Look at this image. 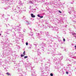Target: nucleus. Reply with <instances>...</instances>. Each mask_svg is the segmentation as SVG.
Wrapping results in <instances>:
<instances>
[{"instance_id":"nucleus-61","label":"nucleus","mask_w":76,"mask_h":76,"mask_svg":"<svg viewBox=\"0 0 76 76\" xmlns=\"http://www.w3.org/2000/svg\"><path fill=\"white\" fill-rule=\"evenodd\" d=\"M66 60H67H67H69V61H70V60H69V59H66Z\"/></svg>"},{"instance_id":"nucleus-18","label":"nucleus","mask_w":76,"mask_h":76,"mask_svg":"<svg viewBox=\"0 0 76 76\" xmlns=\"http://www.w3.org/2000/svg\"><path fill=\"white\" fill-rule=\"evenodd\" d=\"M42 45L43 46H44L45 47H46L47 45H46V44L45 43H42Z\"/></svg>"},{"instance_id":"nucleus-36","label":"nucleus","mask_w":76,"mask_h":76,"mask_svg":"<svg viewBox=\"0 0 76 76\" xmlns=\"http://www.w3.org/2000/svg\"><path fill=\"white\" fill-rule=\"evenodd\" d=\"M23 54L24 56H25V51H24V52L23 53Z\"/></svg>"},{"instance_id":"nucleus-45","label":"nucleus","mask_w":76,"mask_h":76,"mask_svg":"<svg viewBox=\"0 0 76 76\" xmlns=\"http://www.w3.org/2000/svg\"><path fill=\"white\" fill-rule=\"evenodd\" d=\"M74 1H73L72 2H71L70 3H71V4H73V3H74Z\"/></svg>"},{"instance_id":"nucleus-21","label":"nucleus","mask_w":76,"mask_h":76,"mask_svg":"<svg viewBox=\"0 0 76 76\" xmlns=\"http://www.w3.org/2000/svg\"><path fill=\"white\" fill-rule=\"evenodd\" d=\"M31 16L32 18H35V15H34V14H31Z\"/></svg>"},{"instance_id":"nucleus-53","label":"nucleus","mask_w":76,"mask_h":76,"mask_svg":"<svg viewBox=\"0 0 76 76\" xmlns=\"http://www.w3.org/2000/svg\"><path fill=\"white\" fill-rule=\"evenodd\" d=\"M0 65H1V62H0Z\"/></svg>"},{"instance_id":"nucleus-27","label":"nucleus","mask_w":76,"mask_h":76,"mask_svg":"<svg viewBox=\"0 0 76 76\" xmlns=\"http://www.w3.org/2000/svg\"><path fill=\"white\" fill-rule=\"evenodd\" d=\"M6 74L8 75V76H10V74L8 72H7V73H6Z\"/></svg>"},{"instance_id":"nucleus-29","label":"nucleus","mask_w":76,"mask_h":76,"mask_svg":"<svg viewBox=\"0 0 76 76\" xmlns=\"http://www.w3.org/2000/svg\"><path fill=\"white\" fill-rule=\"evenodd\" d=\"M31 11H32V12H35V10L34 9H32L31 10Z\"/></svg>"},{"instance_id":"nucleus-31","label":"nucleus","mask_w":76,"mask_h":76,"mask_svg":"<svg viewBox=\"0 0 76 76\" xmlns=\"http://www.w3.org/2000/svg\"><path fill=\"white\" fill-rule=\"evenodd\" d=\"M72 12H73V13H74V14H76V12L75 11V10H73L72 11Z\"/></svg>"},{"instance_id":"nucleus-47","label":"nucleus","mask_w":76,"mask_h":76,"mask_svg":"<svg viewBox=\"0 0 76 76\" xmlns=\"http://www.w3.org/2000/svg\"><path fill=\"white\" fill-rule=\"evenodd\" d=\"M29 29L31 31H32V29L31 28H30Z\"/></svg>"},{"instance_id":"nucleus-2","label":"nucleus","mask_w":76,"mask_h":76,"mask_svg":"<svg viewBox=\"0 0 76 76\" xmlns=\"http://www.w3.org/2000/svg\"><path fill=\"white\" fill-rule=\"evenodd\" d=\"M40 32L41 33L40 35V34H39L37 33V36H38V37H39V39H42V34H43V32H42L41 31Z\"/></svg>"},{"instance_id":"nucleus-62","label":"nucleus","mask_w":76,"mask_h":76,"mask_svg":"<svg viewBox=\"0 0 76 76\" xmlns=\"http://www.w3.org/2000/svg\"><path fill=\"white\" fill-rule=\"evenodd\" d=\"M46 34H48V32H47L46 33Z\"/></svg>"},{"instance_id":"nucleus-4","label":"nucleus","mask_w":76,"mask_h":76,"mask_svg":"<svg viewBox=\"0 0 76 76\" xmlns=\"http://www.w3.org/2000/svg\"><path fill=\"white\" fill-rule=\"evenodd\" d=\"M58 72H59L62 73V74H64V72L63 71L62 69L61 68H59L58 69Z\"/></svg>"},{"instance_id":"nucleus-12","label":"nucleus","mask_w":76,"mask_h":76,"mask_svg":"<svg viewBox=\"0 0 76 76\" xmlns=\"http://www.w3.org/2000/svg\"><path fill=\"white\" fill-rule=\"evenodd\" d=\"M15 12H17V13H19V14H20L22 12V11L21 10H20L19 12L15 11Z\"/></svg>"},{"instance_id":"nucleus-44","label":"nucleus","mask_w":76,"mask_h":76,"mask_svg":"<svg viewBox=\"0 0 76 76\" xmlns=\"http://www.w3.org/2000/svg\"><path fill=\"white\" fill-rule=\"evenodd\" d=\"M11 18L12 19V20H14V18H13V17H11Z\"/></svg>"},{"instance_id":"nucleus-54","label":"nucleus","mask_w":76,"mask_h":76,"mask_svg":"<svg viewBox=\"0 0 76 76\" xmlns=\"http://www.w3.org/2000/svg\"><path fill=\"white\" fill-rule=\"evenodd\" d=\"M73 22L74 23H76V21H74Z\"/></svg>"},{"instance_id":"nucleus-63","label":"nucleus","mask_w":76,"mask_h":76,"mask_svg":"<svg viewBox=\"0 0 76 76\" xmlns=\"http://www.w3.org/2000/svg\"><path fill=\"white\" fill-rule=\"evenodd\" d=\"M75 47L76 48V45H75Z\"/></svg>"},{"instance_id":"nucleus-37","label":"nucleus","mask_w":76,"mask_h":76,"mask_svg":"<svg viewBox=\"0 0 76 76\" xmlns=\"http://www.w3.org/2000/svg\"><path fill=\"white\" fill-rule=\"evenodd\" d=\"M62 38H63L64 41V42L66 41V40L65 39H64V38H63V37H62Z\"/></svg>"},{"instance_id":"nucleus-48","label":"nucleus","mask_w":76,"mask_h":76,"mask_svg":"<svg viewBox=\"0 0 76 76\" xmlns=\"http://www.w3.org/2000/svg\"><path fill=\"white\" fill-rule=\"evenodd\" d=\"M66 74H68V73H69V72H66Z\"/></svg>"},{"instance_id":"nucleus-22","label":"nucleus","mask_w":76,"mask_h":76,"mask_svg":"<svg viewBox=\"0 0 76 76\" xmlns=\"http://www.w3.org/2000/svg\"><path fill=\"white\" fill-rule=\"evenodd\" d=\"M37 16L40 18H43V16H40V15L39 14L37 15Z\"/></svg>"},{"instance_id":"nucleus-59","label":"nucleus","mask_w":76,"mask_h":76,"mask_svg":"<svg viewBox=\"0 0 76 76\" xmlns=\"http://www.w3.org/2000/svg\"><path fill=\"white\" fill-rule=\"evenodd\" d=\"M30 24V23H27V25H29Z\"/></svg>"},{"instance_id":"nucleus-32","label":"nucleus","mask_w":76,"mask_h":76,"mask_svg":"<svg viewBox=\"0 0 76 76\" xmlns=\"http://www.w3.org/2000/svg\"><path fill=\"white\" fill-rule=\"evenodd\" d=\"M46 36H47V37L48 38H49V37H50V36L48 34H46Z\"/></svg>"},{"instance_id":"nucleus-60","label":"nucleus","mask_w":76,"mask_h":76,"mask_svg":"<svg viewBox=\"0 0 76 76\" xmlns=\"http://www.w3.org/2000/svg\"><path fill=\"white\" fill-rule=\"evenodd\" d=\"M18 9H20V7H18Z\"/></svg>"},{"instance_id":"nucleus-56","label":"nucleus","mask_w":76,"mask_h":76,"mask_svg":"<svg viewBox=\"0 0 76 76\" xmlns=\"http://www.w3.org/2000/svg\"><path fill=\"white\" fill-rule=\"evenodd\" d=\"M50 41H51V42L50 43H49L50 44H51V40Z\"/></svg>"},{"instance_id":"nucleus-10","label":"nucleus","mask_w":76,"mask_h":76,"mask_svg":"<svg viewBox=\"0 0 76 76\" xmlns=\"http://www.w3.org/2000/svg\"><path fill=\"white\" fill-rule=\"evenodd\" d=\"M55 64H57V65H58V66H59L61 64V62L59 61V62L58 61L56 62H55Z\"/></svg>"},{"instance_id":"nucleus-3","label":"nucleus","mask_w":76,"mask_h":76,"mask_svg":"<svg viewBox=\"0 0 76 76\" xmlns=\"http://www.w3.org/2000/svg\"><path fill=\"white\" fill-rule=\"evenodd\" d=\"M7 53L6 52V51H4V53H3V58H4V57H6V56H7Z\"/></svg>"},{"instance_id":"nucleus-24","label":"nucleus","mask_w":76,"mask_h":76,"mask_svg":"<svg viewBox=\"0 0 76 76\" xmlns=\"http://www.w3.org/2000/svg\"><path fill=\"white\" fill-rule=\"evenodd\" d=\"M41 48L43 51H44V49H45V48H44V47H41Z\"/></svg>"},{"instance_id":"nucleus-1","label":"nucleus","mask_w":76,"mask_h":76,"mask_svg":"<svg viewBox=\"0 0 76 76\" xmlns=\"http://www.w3.org/2000/svg\"><path fill=\"white\" fill-rule=\"evenodd\" d=\"M8 42V41H7L5 42L6 43H7L4 46L2 47L3 49H4V48L5 49L7 50V51H8L9 52L10 51V49L9 48V44L7 43V42Z\"/></svg>"},{"instance_id":"nucleus-5","label":"nucleus","mask_w":76,"mask_h":76,"mask_svg":"<svg viewBox=\"0 0 76 76\" xmlns=\"http://www.w3.org/2000/svg\"><path fill=\"white\" fill-rule=\"evenodd\" d=\"M20 28H19V27L18 26H17L16 28H14V29H15L16 31H20Z\"/></svg>"},{"instance_id":"nucleus-35","label":"nucleus","mask_w":76,"mask_h":76,"mask_svg":"<svg viewBox=\"0 0 76 76\" xmlns=\"http://www.w3.org/2000/svg\"><path fill=\"white\" fill-rule=\"evenodd\" d=\"M44 40H45V41H50L49 40H47L46 39H44Z\"/></svg>"},{"instance_id":"nucleus-42","label":"nucleus","mask_w":76,"mask_h":76,"mask_svg":"<svg viewBox=\"0 0 76 76\" xmlns=\"http://www.w3.org/2000/svg\"><path fill=\"white\" fill-rule=\"evenodd\" d=\"M5 19V20H6V21H7V20L8 19V18H6V19Z\"/></svg>"},{"instance_id":"nucleus-7","label":"nucleus","mask_w":76,"mask_h":76,"mask_svg":"<svg viewBox=\"0 0 76 76\" xmlns=\"http://www.w3.org/2000/svg\"><path fill=\"white\" fill-rule=\"evenodd\" d=\"M31 63H28V65H26V67H30L31 68L32 67V65Z\"/></svg>"},{"instance_id":"nucleus-33","label":"nucleus","mask_w":76,"mask_h":76,"mask_svg":"<svg viewBox=\"0 0 76 76\" xmlns=\"http://www.w3.org/2000/svg\"><path fill=\"white\" fill-rule=\"evenodd\" d=\"M68 12L69 13V14H71V13H72V11H68Z\"/></svg>"},{"instance_id":"nucleus-30","label":"nucleus","mask_w":76,"mask_h":76,"mask_svg":"<svg viewBox=\"0 0 76 76\" xmlns=\"http://www.w3.org/2000/svg\"><path fill=\"white\" fill-rule=\"evenodd\" d=\"M72 58H74V59H76V56H74Z\"/></svg>"},{"instance_id":"nucleus-46","label":"nucleus","mask_w":76,"mask_h":76,"mask_svg":"<svg viewBox=\"0 0 76 76\" xmlns=\"http://www.w3.org/2000/svg\"><path fill=\"white\" fill-rule=\"evenodd\" d=\"M19 4H20V5H22V3H19Z\"/></svg>"},{"instance_id":"nucleus-41","label":"nucleus","mask_w":76,"mask_h":76,"mask_svg":"<svg viewBox=\"0 0 76 76\" xmlns=\"http://www.w3.org/2000/svg\"><path fill=\"white\" fill-rule=\"evenodd\" d=\"M18 72H20V71H21V70H19V69H18Z\"/></svg>"},{"instance_id":"nucleus-16","label":"nucleus","mask_w":76,"mask_h":76,"mask_svg":"<svg viewBox=\"0 0 76 76\" xmlns=\"http://www.w3.org/2000/svg\"><path fill=\"white\" fill-rule=\"evenodd\" d=\"M63 56H62L60 57V58H58V61H61V60H62V59H63Z\"/></svg>"},{"instance_id":"nucleus-51","label":"nucleus","mask_w":76,"mask_h":76,"mask_svg":"<svg viewBox=\"0 0 76 76\" xmlns=\"http://www.w3.org/2000/svg\"><path fill=\"white\" fill-rule=\"evenodd\" d=\"M50 38H51V39H52V38H53V37H50Z\"/></svg>"},{"instance_id":"nucleus-23","label":"nucleus","mask_w":76,"mask_h":76,"mask_svg":"<svg viewBox=\"0 0 76 76\" xmlns=\"http://www.w3.org/2000/svg\"><path fill=\"white\" fill-rule=\"evenodd\" d=\"M12 35L13 36H15L16 35V33L15 32H13Z\"/></svg>"},{"instance_id":"nucleus-15","label":"nucleus","mask_w":76,"mask_h":76,"mask_svg":"<svg viewBox=\"0 0 76 76\" xmlns=\"http://www.w3.org/2000/svg\"><path fill=\"white\" fill-rule=\"evenodd\" d=\"M9 59H6L4 60V62L5 63H7L8 62H9Z\"/></svg>"},{"instance_id":"nucleus-58","label":"nucleus","mask_w":76,"mask_h":76,"mask_svg":"<svg viewBox=\"0 0 76 76\" xmlns=\"http://www.w3.org/2000/svg\"><path fill=\"white\" fill-rule=\"evenodd\" d=\"M29 9H31V6H30Z\"/></svg>"},{"instance_id":"nucleus-64","label":"nucleus","mask_w":76,"mask_h":76,"mask_svg":"<svg viewBox=\"0 0 76 76\" xmlns=\"http://www.w3.org/2000/svg\"><path fill=\"white\" fill-rule=\"evenodd\" d=\"M20 35H22V36H23V35H22V34H20Z\"/></svg>"},{"instance_id":"nucleus-38","label":"nucleus","mask_w":76,"mask_h":76,"mask_svg":"<svg viewBox=\"0 0 76 76\" xmlns=\"http://www.w3.org/2000/svg\"><path fill=\"white\" fill-rule=\"evenodd\" d=\"M50 75L51 76H53V74L52 73H51L50 74Z\"/></svg>"},{"instance_id":"nucleus-25","label":"nucleus","mask_w":76,"mask_h":76,"mask_svg":"<svg viewBox=\"0 0 76 76\" xmlns=\"http://www.w3.org/2000/svg\"><path fill=\"white\" fill-rule=\"evenodd\" d=\"M33 33L32 32H31L30 33V34H29V35H33Z\"/></svg>"},{"instance_id":"nucleus-43","label":"nucleus","mask_w":76,"mask_h":76,"mask_svg":"<svg viewBox=\"0 0 76 76\" xmlns=\"http://www.w3.org/2000/svg\"><path fill=\"white\" fill-rule=\"evenodd\" d=\"M25 31H26V30H25V29H24L23 30V32H25Z\"/></svg>"},{"instance_id":"nucleus-49","label":"nucleus","mask_w":76,"mask_h":76,"mask_svg":"<svg viewBox=\"0 0 76 76\" xmlns=\"http://www.w3.org/2000/svg\"><path fill=\"white\" fill-rule=\"evenodd\" d=\"M58 12H59V13H61V11H59Z\"/></svg>"},{"instance_id":"nucleus-28","label":"nucleus","mask_w":76,"mask_h":76,"mask_svg":"<svg viewBox=\"0 0 76 76\" xmlns=\"http://www.w3.org/2000/svg\"><path fill=\"white\" fill-rule=\"evenodd\" d=\"M29 3L31 4H34V3L32 2V1H29Z\"/></svg>"},{"instance_id":"nucleus-55","label":"nucleus","mask_w":76,"mask_h":76,"mask_svg":"<svg viewBox=\"0 0 76 76\" xmlns=\"http://www.w3.org/2000/svg\"><path fill=\"white\" fill-rule=\"evenodd\" d=\"M57 55H61V54L59 53V54H57Z\"/></svg>"},{"instance_id":"nucleus-40","label":"nucleus","mask_w":76,"mask_h":76,"mask_svg":"<svg viewBox=\"0 0 76 76\" xmlns=\"http://www.w3.org/2000/svg\"><path fill=\"white\" fill-rule=\"evenodd\" d=\"M26 45H28V42L26 43Z\"/></svg>"},{"instance_id":"nucleus-52","label":"nucleus","mask_w":76,"mask_h":76,"mask_svg":"<svg viewBox=\"0 0 76 76\" xmlns=\"http://www.w3.org/2000/svg\"><path fill=\"white\" fill-rule=\"evenodd\" d=\"M60 65H61V66H63V64H61H61H60Z\"/></svg>"},{"instance_id":"nucleus-8","label":"nucleus","mask_w":76,"mask_h":76,"mask_svg":"<svg viewBox=\"0 0 76 76\" xmlns=\"http://www.w3.org/2000/svg\"><path fill=\"white\" fill-rule=\"evenodd\" d=\"M9 0H3V1H5V4H11L10 3H9L7 1H9Z\"/></svg>"},{"instance_id":"nucleus-14","label":"nucleus","mask_w":76,"mask_h":76,"mask_svg":"<svg viewBox=\"0 0 76 76\" xmlns=\"http://www.w3.org/2000/svg\"><path fill=\"white\" fill-rule=\"evenodd\" d=\"M34 45L35 46V49L36 50H39V49H37V44H34Z\"/></svg>"},{"instance_id":"nucleus-13","label":"nucleus","mask_w":76,"mask_h":76,"mask_svg":"<svg viewBox=\"0 0 76 76\" xmlns=\"http://www.w3.org/2000/svg\"><path fill=\"white\" fill-rule=\"evenodd\" d=\"M57 60L58 61V58H55L54 59H53V61H54L55 62L56 61H57Z\"/></svg>"},{"instance_id":"nucleus-17","label":"nucleus","mask_w":76,"mask_h":76,"mask_svg":"<svg viewBox=\"0 0 76 76\" xmlns=\"http://www.w3.org/2000/svg\"><path fill=\"white\" fill-rule=\"evenodd\" d=\"M69 10H72L73 11V10H74V7H70L69 8Z\"/></svg>"},{"instance_id":"nucleus-50","label":"nucleus","mask_w":76,"mask_h":76,"mask_svg":"<svg viewBox=\"0 0 76 76\" xmlns=\"http://www.w3.org/2000/svg\"><path fill=\"white\" fill-rule=\"evenodd\" d=\"M33 72L34 73V74H35V71H33Z\"/></svg>"},{"instance_id":"nucleus-26","label":"nucleus","mask_w":76,"mask_h":76,"mask_svg":"<svg viewBox=\"0 0 76 76\" xmlns=\"http://www.w3.org/2000/svg\"><path fill=\"white\" fill-rule=\"evenodd\" d=\"M74 36V37H76V34L75 33H73L72 34Z\"/></svg>"},{"instance_id":"nucleus-11","label":"nucleus","mask_w":76,"mask_h":76,"mask_svg":"<svg viewBox=\"0 0 76 76\" xmlns=\"http://www.w3.org/2000/svg\"><path fill=\"white\" fill-rule=\"evenodd\" d=\"M69 57H70L71 58H72L74 56V55L73 53H70L69 55Z\"/></svg>"},{"instance_id":"nucleus-19","label":"nucleus","mask_w":76,"mask_h":76,"mask_svg":"<svg viewBox=\"0 0 76 76\" xmlns=\"http://www.w3.org/2000/svg\"><path fill=\"white\" fill-rule=\"evenodd\" d=\"M39 70H40L42 72V70H43V67H41L39 68Z\"/></svg>"},{"instance_id":"nucleus-39","label":"nucleus","mask_w":76,"mask_h":76,"mask_svg":"<svg viewBox=\"0 0 76 76\" xmlns=\"http://www.w3.org/2000/svg\"><path fill=\"white\" fill-rule=\"evenodd\" d=\"M28 57V56H25L24 57V58H26Z\"/></svg>"},{"instance_id":"nucleus-57","label":"nucleus","mask_w":76,"mask_h":76,"mask_svg":"<svg viewBox=\"0 0 76 76\" xmlns=\"http://www.w3.org/2000/svg\"><path fill=\"white\" fill-rule=\"evenodd\" d=\"M5 25L7 27V24H5Z\"/></svg>"},{"instance_id":"nucleus-20","label":"nucleus","mask_w":76,"mask_h":76,"mask_svg":"<svg viewBox=\"0 0 76 76\" xmlns=\"http://www.w3.org/2000/svg\"><path fill=\"white\" fill-rule=\"evenodd\" d=\"M28 45H29V47H28V49H30L31 48V47H32V45L28 44Z\"/></svg>"},{"instance_id":"nucleus-9","label":"nucleus","mask_w":76,"mask_h":76,"mask_svg":"<svg viewBox=\"0 0 76 76\" xmlns=\"http://www.w3.org/2000/svg\"><path fill=\"white\" fill-rule=\"evenodd\" d=\"M52 30L54 31H58V28L57 27H52Z\"/></svg>"},{"instance_id":"nucleus-34","label":"nucleus","mask_w":76,"mask_h":76,"mask_svg":"<svg viewBox=\"0 0 76 76\" xmlns=\"http://www.w3.org/2000/svg\"><path fill=\"white\" fill-rule=\"evenodd\" d=\"M24 56H25V55H22V54L21 55V57H24Z\"/></svg>"},{"instance_id":"nucleus-6","label":"nucleus","mask_w":76,"mask_h":76,"mask_svg":"<svg viewBox=\"0 0 76 76\" xmlns=\"http://www.w3.org/2000/svg\"><path fill=\"white\" fill-rule=\"evenodd\" d=\"M70 62H71L72 64H76V61L73 60V59H72L71 61H69Z\"/></svg>"}]
</instances>
